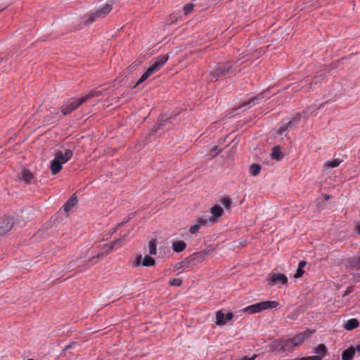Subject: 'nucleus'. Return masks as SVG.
Returning <instances> with one entry per match:
<instances>
[{"mask_svg":"<svg viewBox=\"0 0 360 360\" xmlns=\"http://www.w3.org/2000/svg\"><path fill=\"white\" fill-rule=\"evenodd\" d=\"M236 68L232 61L219 62L210 72V79L217 81L227 75L233 72Z\"/></svg>","mask_w":360,"mask_h":360,"instance_id":"f257e3e1","label":"nucleus"},{"mask_svg":"<svg viewBox=\"0 0 360 360\" xmlns=\"http://www.w3.org/2000/svg\"><path fill=\"white\" fill-rule=\"evenodd\" d=\"M168 58L169 56L167 55H164L156 58L154 63L139 78V79L136 84V86H138L139 84L144 82L146 79H147L153 74L160 70V68L167 61Z\"/></svg>","mask_w":360,"mask_h":360,"instance_id":"f03ea898","label":"nucleus"},{"mask_svg":"<svg viewBox=\"0 0 360 360\" xmlns=\"http://www.w3.org/2000/svg\"><path fill=\"white\" fill-rule=\"evenodd\" d=\"M278 305V302L276 301H264L248 306L243 309V311L250 314H255L266 309H274Z\"/></svg>","mask_w":360,"mask_h":360,"instance_id":"7ed1b4c3","label":"nucleus"},{"mask_svg":"<svg viewBox=\"0 0 360 360\" xmlns=\"http://www.w3.org/2000/svg\"><path fill=\"white\" fill-rule=\"evenodd\" d=\"M86 101L83 96L80 98L74 97L70 98L60 108L62 115L64 116L70 114L72 112L79 108Z\"/></svg>","mask_w":360,"mask_h":360,"instance_id":"20e7f679","label":"nucleus"},{"mask_svg":"<svg viewBox=\"0 0 360 360\" xmlns=\"http://www.w3.org/2000/svg\"><path fill=\"white\" fill-rule=\"evenodd\" d=\"M112 10V6L110 4H105L104 6H103L101 9L93 12L88 13L85 18H86L84 21L85 25H89L92 24L94 22H95L96 20L99 18H103L105 17L110 11Z\"/></svg>","mask_w":360,"mask_h":360,"instance_id":"39448f33","label":"nucleus"},{"mask_svg":"<svg viewBox=\"0 0 360 360\" xmlns=\"http://www.w3.org/2000/svg\"><path fill=\"white\" fill-rule=\"evenodd\" d=\"M267 280L269 282V285L271 286L275 285L278 283L283 285H286L288 281V279L285 275L279 273L269 274Z\"/></svg>","mask_w":360,"mask_h":360,"instance_id":"423d86ee","label":"nucleus"},{"mask_svg":"<svg viewBox=\"0 0 360 360\" xmlns=\"http://www.w3.org/2000/svg\"><path fill=\"white\" fill-rule=\"evenodd\" d=\"M113 250V244H105L99 252H98L96 255H94L92 257L89 258L87 261L85 262V263L81 264V265H84L85 264L94 262V259H99L101 257H103L106 256L108 254H109L112 250Z\"/></svg>","mask_w":360,"mask_h":360,"instance_id":"0eeeda50","label":"nucleus"},{"mask_svg":"<svg viewBox=\"0 0 360 360\" xmlns=\"http://www.w3.org/2000/svg\"><path fill=\"white\" fill-rule=\"evenodd\" d=\"M13 226V218L6 217L0 219V236L9 231Z\"/></svg>","mask_w":360,"mask_h":360,"instance_id":"6e6552de","label":"nucleus"},{"mask_svg":"<svg viewBox=\"0 0 360 360\" xmlns=\"http://www.w3.org/2000/svg\"><path fill=\"white\" fill-rule=\"evenodd\" d=\"M72 155L73 152L70 149H66L65 152L61 150L56 151L54 157L58 159L62 165H63L70 160Z\"/></svg>","mask_w":360,"mask_h":360,"instance_id":"1a4fd4ad","label":"nucleus"},{"mask_svg":"<svg viewBox=\"0 0 360 360\" xmlns=\"http://www.w3.org/2000/svg\"><path fill=\"white\" fill-rule=\"evenodd\" d=\"M210 213L212 216L209 217V218L214 224L217 221V219L223 215L224 210L220 205H215L210 208Z\"/></svg>","mask_w":360,"mask_h":360,"instance_id":"9d476101","label":"nucleus"},{"mask_svg":"<svg viewBox=\"0 0 360 360\" xmlns=\"http://www.w3.org/2000/svg\"><path fill=\"white\" fill-rule=\"evenodd\" d=\"M233 315L231 312H229L224 314L221 311H218L216 314V324L218 326H222L227 323V321L231 320Z\"/></svg>","mask_w":360,"mask_h":360,"instance_id":"9b49d317","label":"nucleus"},{"mask_svg":"<svg viewBox=\"0 0 360 360\" xmlns=\"http://www.w3.org/2000/svg\"><path fill=\"white\" fill-rule=\"evenodd\" d=\"M296 346L295 345L293 340L290 338L286 340H281L278 345L277 349L282 352H289L292 350Z\"/></svg>","mask_w":360,"mask_h":360,"instance_id":"f8f14e48","label":"nucleus"},{"mask_svg":"<svg viewBox=\"0 0 360 360\" xmlns=\"http://www.w3.org/2000/svg\"><path fill=\"white\" fill-rule=\"evenodd\" d=\"M311 334V332L304 331L303 333H300L295 335L292 339L293 340V342L295 343V346L300 345L307 338L309 337V335Z\"/></svg>","mask_w":360,"mask_h":360,"instance_id":"ddd939ff","label":"nucleus"},{"mask_svg":"<svg viewBox=\"0 0 360 360\" xmlns=\"http://www.w3.org/2000/svg\"><path fill=\"white\" fill-rule=\"evenodd\" d=\"M50 169L52 174H56L63 169V165L54 157L51 162Z\"/></svg>","mask_w":360,"mask_h":360,"instance_id":"4468645a","label":"nucleus"},{"mask_svg":"<svg viewBox=\"0 0 360 360\" xmlns=\"http://www.w3.org/2000/svg\"><path fill=\"white\" fill-rule=\"evenodd\" d=\"M355 354V348L352 346L344 350L342 353V360H353Z\"/></svg>","mask_w":360,"mask_h":360,"instance_id":"2eb2a0df","label":"nucleus"},{"mask_svg":"<svg viewBox=\"0 0 360 360\" xmlns=\"http://www.w3.org/2000/svg\"><path fill=\"white\" fill-rule=\"evenodd\" d=\"M195 223H197L200 227L207 226L210 224H213L207 215H202L198 217Z\"/></svg>","mask_w":360,"mask_h":360,"instance_id":"dca6fc26","label":"nucleus"},{"mask_svg":"<svg viewBox=\"0 0 360 360\" xmlns=\"http://www.w3.org/2000/svg\"><path fill=\"white\" fill-rule=\"evenodd\" d=\"M263 98L262 94H259L255 97H252L250 100H248L247 102H244L243 104L240 105V108L245 107V106H253L258 103L261 99Z\"/></svg>","mask_w":360,"mask_h":360,"instance_id":"f3484780","label":"nucleus"},{"mask_svg":"<svg viewBox=\"0 0 360 360\" xmlns=\"http://www.w3.org/2000/svg\"><path fill=\"white\" fill-rule=\"evenodd\" d=\"M173 250L176 252H182L184 250H185L186 247V244L183 240H177L174 241L172 243Z\"/></svg>","mask_w":360,"mask_h":360,"instance_id":"a211bd4d","label":"nucleus"},{"mask_svg":"<svg viewBox=\"0 0 360 360\" xmlns=\"http://www.w3.org/2000/svg\"><path fill=\"white\" fill-rule=\"evenodd\" d=\"M359 323L356 319H351L345 324V328L347 330H352L359 326Z\"/></svg>","mask_w":360,"mask_h":360,"instance_id":"6ab92c4d","label":"nucleus"},{"mask_svg":"<svg viewBox=\"0 0 360 360\" xmlns=\"http://www.w3.org/2000/svg\"><path fill=\"white\" fill-rule=\"evenodd\" d=\"M103 95V92L100 90L94 89L91 91H89L88 94L83 96L85 101L86 102L88 100L94 98V97H99Z\"/></svg>","mask_w":360,"mask_h":360,"instance_id":"aec40b11","label":"nucleus"},{"mask_svg":"<svg viewBox=\"0 0 360 360\" xmlns=\"http://www.w3.org/2000/svg\"><path fill=\"white\" fill-rule=\"evenodd\" d=\"M349 267L351 269H360V257H352L349 259Z\"/></svg>","mask_w":360,"mask_h":360,"instance_id":"412c9836","label":"nucleus"},{"mask_svg":"<svg viewBox=\"0 0 360 360\" xmlns=\"http://www.w3.org/2000/svg\"><path fill=\"white\" fill-rule=\"evenodd\" d=\"M77 203V198L76 196H72L68 201L64 205V210L68 212L72 207H73Z\"/></svg>","mask_w":360,"mask_h":360,"instance_id":"4be33fe9","label":"nucleus"},{"mask_svg":"<svg viewBox=\"0 0 360 360\" xmlns=\"http://www.w3.org/2000/svg\"><path fill=\"white\" fill-rule=\"evenodd\" d=\"M21 176L23 180L27 183H30L33 178L32 173L27 169H24L22 171Z\"/></svg>","mask_w":360,"mask_h":360,"instance_id":"5701e85b","label":"nucleus"},{"mask_svg":"<svg viewBox=\"0 0 360 360\" xmlns=\"http://www.w3.org/2000/svg\"><path fill=\"white\" fill-rule=\"evenodd\" d=\"M299 120V117L298 118H293L290 121L288 122V123L287 124H285L282 127H281L278 129V134H280V135H282L283 133L287 130V129L288 127H291L292 124L295 122H297Z\"/></svg>","mask_w":360,"mask_h":360,"instance_id":"b1692460","label":"nucleus"},{"mask_svg":"<svg viewBox=\"0 0 360 360\" xmlns=\"http://www.w3.org/2000/svg\"><path fill=\"white\" fill-rule=\"evenodd\" d=\"M271 157L273 159L276 160H280L282 158L283 155L280 150L279 146H277L273 148Z\"/></svg>","mask_w":360,"mask_h":360,"instance_id":"393cba45","label":"nucleus"},{"mask_svg":"<svg viewBox=\"0 0 360 360\" xmlns=\"http://www.w3.org/2000/svg\"><path fill=\"white\" fill-rule=\"evenodd\" d=\"M342 162L341 159H333L332 160L328 161L325 163V166L330 168H334L340 165V164Z\"/></svg>","mask_w":360,"mask_h":360,"instance_id":"a878e982","label":"nucleus"},{"mask_svg":"<svg viewBox=\"0 0 360 360\" xmlns=\"http://www.w3.org/2000/svg\"><path fill=\"white\" fill-rule=\"evenodd\" d=\"M155 264V259L150 256L146 255L143 260V265L144 266H152Z\"/></svg>","mask_w":360,"mask_h":360,"instance_id":"bb28decb","label":"nucleus"},{"mask_svg":"<svg viewBox=\"0 0 360 360\" xmlns=\"http://www.w3.org/2000/svg\"><path fill=\"white\" fill-rule=\"evenodd\" d=\"M261 170V167L258 164H252L250 167V172L252 176H257L259 174Z\"/></svg>","mask_w":360,"mask_h":360,"instance_id":"cd10ccee","label":"nucleus"},{"mask_svg":"<svg viewBox=\"0 0 360 360\" xmlns=\"http://www.w3.org/2000/svg\"><path fill=\"white\" fill-rule=\"evenodd\" d=\"M314 352L321 354L322 356L326 355V347L323 344L319 345L316 348Z\"/></svg>","mask_w":360,"mask_h":360,"instance_id":"c85d7f7f","label":"nucleus"},{"mask_svg":"<svg viewBox=\"0 0 360 360\" xmlns=\"http://www.w3.org/2000/svg\"><path fill=\"white\" fill-rule=\"evenodd\" d=\"M156 241L153 239L149 241L148 248H149V253L151 255H154L156 254Z\"/></svg>","mask_w":360,"mask_h":360,"instance_id":"c756f323","label":"nucleus"},{"mask_svg":"<svg viewBox=\"0 0 360 360\" xmlns=\"http://www.w3.org/2000/svg\"><path fill=\"white\" fill-rule=\"evenodd\" d=\"M194 6L192 4H187L184 7V15H187L193 11Z\"/></svg>","mask_w":360,"mask_h":360,"instance_id":"7c9ffc66","label":"nucleus"},{"mask_svg":"<svg viewBox=\"0 0 360 360\" xmlns=\"http://www.w3.org/2000/svg\"><path fill=\"white\" fill-rule=\"evenodd\" d=\"M180 18V15L177 13H174L170 15L169 18L167 20V24L171 25L174 23L178 20V19Z\"/></svg>","mask_w":360,"mask_h":360,"instance_id":"2f4dec72","label":"nucleus"},{"mask_svg":"<svg viewBox=\"0 0 360 360\" xmlns=\"http://www.w3.org/2000/svg\"><path fill=\"white\" fill-rule=\"evenodd\" d=\"M126 235H124L122 238L116 239L113 240L110 244H113V248L116 245H118L119 247H121L124 245V239L125 238Z\"/></svg>","mask_w":360,"mask_h":360,"instance_id":"473e14b6","label":"nucleus"},{"mask_svg":"<svg viewBox=\"0 0 360 360\" xmlns=\"http://www.w3.org/2000/svg\"><path fill=\"white\" fill-rule=\"evenodd\" d=\"M221 202L224 205V206L229 209L231 207V201L229 198L224 197L221 199Z\"/></svg>","mask_w":360,"mask_h":360,"instance_id":"72a5a7b5","label":"nucleus"},{"mask_svg":"<svg viewBox=\"0 0 360 360\" xmlns=\"http://www.w3.org/2000/svg\"><path fill=\"white\" fill-rule=\"evenodd\" d=\"M169 283L173 286H180L182 283V281L180 278H175L170 280Z\"/></svg>","mask_w":360,"mask_h":360,"instance_id":"f704fd0d","label":"nucleus"},{"mask_svg":"<svg viewBox=\"0 0 360 360\" xmlns=\"http://www.w3.org/2000/svg\"><path fill=\"white\" fill-rule=\"evenodd\" d=\"M200 228V226L197 223H195L194 225L190 227L189 231L191 233L195 234L198 232Z\"/></svg>","mask_w":360,"mask_h":360,"instance_id":"c9c22d12","label":"nucleus"},{"mask_svg":"<svg viewBox=\"0 0 360 360\" xmlns=\"http://www.w3.org/2000/svg\"><path fill=\"white\" fill-rule=\"evenodd\" d=\"M189 263H190L189 259H186L184 260L183 262H181V263L178 264L179 265L178 269H180V268H184V269L188 268L189 266Z\"/></svg>","mask_w":360,"mask_h":360,"instance_id":"e433bc0d","label":"nucleus"},{"mask_svg":"<svg viewBox=\"0 0 360 360\" xmlns=\"http://www.w3.org/2000/svg\"><path fill=\"white\" fill-rule=\"evenodd\" d=\"M220 151L218 150V146H215L210 150V155L212 157H215Z\"/></svg>","mask_w":360,"mask_h":360,"instance_id":"4c0bfd02","label":"nucleus"},{"mask_svg":"<svg viewBox=\"0 0 360 360\" xmlns=\"http://www.w3.org/2000/svg\"><path fill=\"white\" fill-rule=\"evenodd\" d=\"M304 274V271L301 268H297L296 273L294 275V277L296 278H300Z\"/></svg>","mask_w":360,"mask_h":360,"instance_id":"58836bf2","label":"nucleus"},{"mask_svg":"<svg viewBox=\"0 0 360 360\" xmlns=\"http://www.w3.org/2000/svg\"><path fill=\"white\" fill-rule=\"evenodd\" d=\"M352 291H353V287L352 286L347 287V289L345 290V291L343 293V296L345 297V296L348 295Z\"/></svg>","mask_w":360,"mask_h":360,"instance_id":"ea45409f","label":"nucleus"},{"mask_svg":"<svg viewBox=\"0 0 360 360\" xmlns=\"http://www.w3.org/2000/svg\"><path fill=\"white\" fill-rule=\"evenodd\" d=\"M352 276L354 282L358 283L360 281V274H353Z\"/></svg>","mask_w":360,"mask_h":360,"instance_id":"a19ab883","label":"nucleus"},{"mask_svg":"<svg viewBox=\"0 0 360 360\" xmlns=\"http://www.w3.org/2000/svg\"><path fill=\"white\" fill-rule=\"evenodd\" d=\"M257 357V355L256 354H254L251 357H248V356H244L240 360H255V359Z\"/></svg>","mask_w":360,"mask_h":360,"instance_id":"79ce46f5","label":"nucleus"},{"mask_svg":"<svg viewBox=\"0 0 360 360\" xmlns=\"http://www.w3.org/2000/svg\"><path fill=\"white\" fill-rule=\"evenodd\" d=\"M307 264L305 261H300L298 265L299 268L303 269Z\"/></svg>","mask_w":360,"mask_h":360,"instance_id":"37998d69","label":"nucleus"},{"mask_svg":"<svg viewBox=\"0 0 360 360\" xmlns=\"http://www.w3.org/2000/svg\"><path fill=\"white\" fill-rule=\"evenodd\" d=\"M203 254L202 252H198L193 255L195 259L202 257Z\"/></svg>","mask_w":360,"mask_h":360,"instance_id":"c03bdc74","label":"nucleus"},{"mask_svg":"<svg viewBox=\"0 0 360 360\" xmlns=\"http://www.w3.org/2000/svg\"><path fill=\"white\" fill-rule=\"evenodd\" d=\"M73 344L74 343H70V344L66 345L65 347V350H67V349H69L72 348Z\"/></svg>","mask_w":360,"mask_h":360,"instance_id":"a18cd8bd","label":"nucleus"},{"mask_svg":"<svg viewBox=\"0 0 360 360\" xmlns=\"http://www.w3.org/2000/svg\"><path fill=\"white\" fill-rule=\"evenodd\" d=\"M141 255L136 258V264L137 265L139 264V263L141 262Z\"/></svg>","mask_w":360,"mask_h":360,"instance_id":"49530a36","label":"nucleus"},{"mask_svg":"<svg viewBox=\"0 0 360 360\" xmlns=\"http://www.w3.org/2000/svg\"><path fill=\"white\" fill-rule=\"evenodd\" d=\"M330 196L329 195H327V194L324 195V199H325L326 200H329V199H330Z\"/></svg>","mask_w":360,"mask_h":360,"instance_id":"de8ad7c7","label":"nucleus"},{"mask_svg":"<svg viewBox=\"0 0 360 360\" xmlns=\"http://www.w3.org/2000/svg\"><path fill=\"white\" fill-rule=\"evenodd\" d=\"M356 231L359 234H360V224L356 226Z\"/></svg>","mask_w":360,"mask_h":360,"instance_id":"09e8293b","label":"nucleus"},{"mask_svg":"<svg viewBox=\"0 0 360 360\" xmlns=\"http://www.w3.org/2000/svg\"><path fill=\"white\" fill-rule=\"evenodd\" d=\"M356 349L360 353V344L356 345Z\"/></svg>","mask_w":360,"mask_h":360,"instance_id":"8fccbe9b","label":"nucleus"},{"mask_svg":"<svg viewBox=\"0 0 360 360\" xmlns=\"http://www.w3.org/2000/svg\"><path fill=\"white\" fill-rule=\"evenodd\" d=\"M309 6H315V4H309ZM306 6H308V5H306Z\"/></svg>","mask_w":360,"mask_h":360,"instance_id":"3c124183","label":"nucleus"},{"mask_svg":"<svg viewBox=\"0 0 360 360\" xmlns=\"http://www.w3.org/2000/svg\"><path fill=\"white\" fill-rule=\"evenodd\" d=\"M27 360H34V359H27Z\"/></svg>","mask_w":360,"mask_h":360,"instance_id":"603ef678","label":"nucleus"}]
</instances>
